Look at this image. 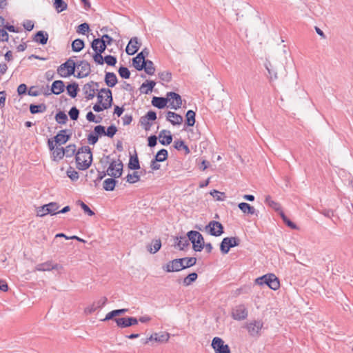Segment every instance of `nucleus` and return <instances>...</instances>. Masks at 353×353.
Listing matches in <instances>:
<instances>
[{
    "mask_svg": "<svg viewBox=\"0 0 353 353\" xmlns=\"http://www.w3.org/2000/svg\"><path fill=\"white\" fill-rule=\"evenodd\" d=\"M145 72L149 74L152 75L155 72V67L153 62L150 60L145 61V68H143Z\"/></svg>",
    "mask_w": 353,
    "mask_h": 353,
    "instance_id": "43",
    "label": "nucleus"
},
{
    "mask_svg": "<svg viewBox=\"0 0 353 353\" xmlns=\"http://www.w3.org/2000/svg\"><path fill=\"white\" fill-rule=\"evenodd\" d=\"M59 205L56 202H51L48 204L39 207L36 210L37 216L43 217L47 214L54 215L57 214Z\"/></svg>",
    "mask_w": 353,
    "mask_h": 353,
    "instance_id": "4",
    "label": "nucleus"
},
{
    "mask_svg": "<svg viewBox=\"0 0 353 353\" xmlns=\"http://www.w3.org/2000/svg\"><path fill=\"white\" fill-rule=\"evenodd\" d=\"M89 25L86 23H83L78 26L77 32L85 34L89 31Z\"/></svg>",
    "mask_w": 353,
    "mask_h": 353,
    "instance_id": "62",
    "label": "nucleus"
},
{
    "mask_svg": "<svg viewBox=\"0 0 353 353\" xmlns=\"http://www.w3.org/2000/svg\"><path fill=\"white\" fill-rule=\"evenodd\" d=\"M159 142L162 145H169L172 143V137L169 130H163L159 133Z\"/></svg>",
    "mask_w": 353,
    "mask_h": 353,
    "instance_id": "22",
    "label": "nucleus"
},
{
    "mask_svg": "<svg viewBox=\"0 0 353 353\" xmlns=\"http://www.w3.org/2000/svg\"><path fill=\"white\" fill-rule=\"evenodd\" d=\"M157 119V114L153 111H149L145 117L141 118V123L145 125V129L148 130L150 126L148 121H154Z\"/></svg>",
    "mask_w": 353,
    "mask_h": 353,
    "instance_id": "27",
    "label": "nucleus"
},
{
    "mask_svg": "<svg viewBox=\"0 0 353 353\" xmlns=\"http://www.w3.org/2000/svg\"><path fill=\"white\" fill-rule=\"evenodd\" d=\"M84 47V42L80 39H77L72 43V49L74 52H80Z\"/></svg>",
    "mask_w": 353,
    "mask_h": 353,
    "instance_id": "42",
    "label": "nucleus"
},
{
    "mask_svg": "<svg viewBox=\"0 0 353 353\" xmlns=\"http://www.w3.org/2000/svg\"><path fill=\"white\" fill-rule=\"evenodd\" d=\"M140 45L141 44L137 37L132 38L126 47V53L129 55H133L138 51Z\"/></svg>",
    "mask_w": 353,
    "mask_h": 353,
    "instance_id": "20",
    "label": "nucleus"
},
{
    "mask_svg": "<svg viewBox=\"0 0 353 353\" xmlns=\"http://www.w3.org/2000/svg\"><path fill=\"white\" fill-rule=\"evenodd\" d=\"M167 101L169 103V107L174 110H178L182 105V99L181 96L174 92L167 93Z\"/></svg>",
    "mask_w": 353,
    "mask_h": 353,
    "instance_id": "11",
    "label": "nucleus"
},
{
    "mask_svg": "<svg viewBox=\"0 0 353 353\" xmlns=\"http://www.w3.org/2000/svg\"><path fill=\"white\" fill-rule=\"evenodd\" d=\"M114 321L119 327L124 328L137 325L138 320L135 317H123L114 319Z\"/></svg>",
    "mask_w": 353,
    "mask_h": 353,
    "instance_id": "18",
    "label": "nucleus"
},
{
    "mask_svg": "<svg viewBox=\"0 0 353 353\" xmlns=\"http://www.w3.org/2000/svg\"><path fill=\"white\" fill-rule=\"evenodd\" d=\"M248 314V310L244 305H239L233 308L232 311V317L237 321L245 319Z\"/></svg>",
    "mask_w": 353,
    "mask_h": 353,
    "instance_id": "16",
    "label": "nucleus"
},
{
    "mask_svg": "<svg viewBox=\"0 0 353 353\" xmlns=\"http://www.w3.org/2000/svg\"><path fill=\"white\" fill-rule=\"evenodd\" d=\"M117 132V128H116V126L112 125L108 128L107 130L105 132V135L112 138L114 137Z\"/></svg>",
    "mask_w": 353,
    "mask_h": 353,
    "instance_id": "59",
    "label": "nucleus"
},
{
    "mask_svg": "<svg viewBox=\"0 0 353 353\" xmlns=\"http://www.w3.org/2000/svg\"><path fill=\"white\" fill-rule=\"evenodd\" d=\"M46 110V106L43 104L40 105H30V111L32 114H37L43 112Z\"/></svg>",
    "mask_w": 353,
    "mask_h": 353,
    "instance_id": "46",
    "label": "nucleus"
},
{
    "mask_svg": "<svg viewBox=\"0 0 353 353\" xmlns=\"http://www.w3.org/2000/svg\"><path fill=\"white\" fill-rule=\"evenodd\" d=\"M103 63H106L108 65L114 66L117 63V58L112 55L103 57Z\"/></svg>",
    "mask_w": 353,
    "mask_h": 353,
    "instance_id": "55",
    "label": "nucleus"
},
{
    "mask_svg": "<svg viewBox=\"0 0 353 353\" xmlns=\"http://www.w3.org/2000/svg\"><path fill=\"white\" fill-rule=\"evenodd\" d=\"M119 75L124 79H128L130 76V70L125 67H120L119 69Z\"/></svg>",
    "mask_w": 353,
    "mask_h": 353,
    "instance_id": "58",
    "label": "nucleus"
},
{
    "mask_svg": "<svg viewBox=\"0 0 353 353\" xmlns=\"http://www.w3.org/2000/svg\"><path fill=\"white\" fill-rule=\"evenodd\" d=\"M105 82L109 87H114L117 83V78L113 72H106L105 75Z\"/></svg>",
    "mask_w": 353,
    "mask_h": 353,
    "instance_id": "31",
    "label": "nucleus"
},
{
    "mask_svg": "<svg viewBox=\"0 0 353 353\" xmlns=\"http://www.w3.org/2000/svg\"><path fill=\"white\" fill-rule=\"evenodd\" d=\"M265 67L269 73L270 80H275L278 78L276 72L277 68L275 65H272L271 62L267 61L265 64Z\"/></svg>",
    "mask_w": 353,
    "mask_h": 353,
    "instance_id": "28",
    "label": "nucleus"
},
{
    "mask_svg": "<svg viewBox=\"0 0 353 353\" xmlns=\"http://www.w3.org/2000/svg\"><path fill=\"white\" fill-rule=\"evenodd\" d=\"M145 61L143 52H140L133 59L132 65L137 70H142L145 68Z\"/></svg>",
    "mask_w": 353,
    "mask_h": 353,
    "instance_id": "21",
    "label": "nucleus"
},
{
    "mask_svg": "<svg viewBox=\"0 0 353 353\" xmlns=\"http://www.w3.org/2000/svg\"><path fill=\"white\" fill-rule=\"evenodd\" d=\"M212 347L215 353H230V349L220 337H214L212 341Z\"/></svg>",
    "mask_w": 353,
    "mask_h": 353,
    "instance_id": "10",
    "label": "nucleus"
},
{
    "mask_svg": "<svg viewBox=\"0 0 353 353\" xmlns=\"http://www.w3.org/2000/svg\"><path fill=\"white\" fill-rule=\"evenodd\" d=\"M79 112L76 107H72L69 111V115L72 120H77L79 117Z\"/></svg>",
    "mask_w": 353,
    "mask_h": 353,
    "instance_id": "63",
    "label": "nucleus"
},
{
    "mask_svg": "<svg viewBox=\"0 0 353 353\" xmlns=\"http://www.w3.org/2000/svg\"><path fill=\"white\" fill-rule=\"evenodd\" d=\"M107 301H108L107 298L105 296H103V297H101L99 299L97 300L96 301H94V304H96L97 309H99V308L103 307L106 304Z\"/></svg>",
    "mask_w": 353,
    "mask_h": 353,
    "instance_id": "64",
    "label": "nucleus"
},
{
    "mask_svg": "<svg viewBox=\"0 0 353 353\" xmlns=\"http://www.w3.org/2000/svg\"><path fill=\"white\" fill-rule=\"evenodd\" d=\"M186 124L188 126H193L195 123V112L193 110H188L185 115Z\"/></svg>",
    "mask_w": 353,
    "mask_h": 353,
    "instance_id": "41",
    "label": "nucleus"
},
{
    "mask_svg": "<svg viewBox=\"0 0 353 353\" xmlns=\"http://www.w3.org/2000/svg\"><path fill=\"white\" fill-rule=\"evenodd\" d=\"M239 240L236 237H225L224 238L220 245L221 252L225 254H228L231 248L239 245Z\"/></svg>",
    "mask_w": 353,
    "mask_h": 353,
    "instance_id": "9",
    "label": "nucleus"
},
{
    "mask_svg": "<svg viewBox=\"0 0 353 353\" xmlns=\"http://www.w3.org/2000/svg\"><path fill=\"white\" fill-rule=\"evenodd\" d=\"M67 176L72 180V181H77L79 176V173L72 168L70 167L69 169L66 172Z\"/></svg>",
    "mask_w": 353,
    "mask_h": 353,
    "instance_id": "53",
    "label": "nucleus"
},
{
    "mask_svg": "<svg viewBox=\"0 0 353 353\" xmlns=\"http://www.w3.org/2000/svg\"><path fill=\"white\" fill-rule=\"evenodd\" d=\"M265 203L277 212L279 215L281 214V212H283L281 205L278 202L274 201L270 195L265 196Z\"/></svg>",
    "mask_w": 353,
    "mask_h": 353,
    "instance_id": "24",
    "label": "nucleus"
},
{
    "mask_svg": "<svg viewBox=\"0 0 353 353\" xmlns=\"http://www.w3.org/2000/svg\"><path fill=\"white\" fill-rule=\"evenodd\" d=\"M116 185L115 179L112 178L106 179L103 183V188L106 191H112Z\"/></svg>",
    "mask_w": 353,
    "mask_h": 353,
    "instance_id": "37",
    "label": "nucleus"
},
{
    "mask_svg": "<svg viewBox=\"0 0 353 353\" xmlns=\"http://www.w3.org/2000/svg\"><path fill=\"white\" fill-rule=\"evenodd\" d=\"M53 270L52 262L49 261L43 263H39L35 266L36 271H50Z\"/></svg>",
    "mask_w": 353,
    "mask_h": 353,
    "instance_id": "34",
    "label": "nucleus"
},
{
    "mask_svg": "<svg viewBox=\"0 0 353 353\" xmlns=\"http://www.w3.org/2000/svg\"><path fill=\"white\" fill-rule=\"evenodd\" d=\"M161 247V241L159 239H156L152 241V245L148 248V251L150 253H156L157 252Z\"/></svg>",
    "mask_w": 353,
    "mask_h": 353,
    "instance_id": "44",
    "label": "nucleus"
},
{
    "mask_svg": "<svg viewBox=\"0 0 353 353\" xmlns=\"http://www.w3.org/2000/svg\"><path fill=\"white\" fill-rule=\"evenodd\" d=\"M281 217L282 218L283 221H284V223L290 228L292 229H294V230H296L298 229V227L296 226V225L295 223H294L293 222H292L285 215V214L283 213V212H281V214H280Z\"/></svg>",
    "mask_w": 353,
    "mask_h": 353,
    "instance_id": "52",
    "label": "nucleus"
},
{
    "mask_svg": "<svg viewBox=\"0 0 353 353\" xmlns=\"http://www.w3.org/2000/svg\"><path fill=\"white\" fill-rule=\"evenodd\" d=\"M190 241L192 243L193 249L196 252H200L204 247V241L203 236L197 231H190L187 234Z\"/></svg>",
    "mask_w": 353,
    "mask_h": 353,
    "instance_id": "5",
    "label": "nucleus"
},
{
    "mask_svg": "<svg viewBox=\"0 0 353 353\" xmlns=\"http://www.w3.org/2000/svg\"><path fill=\"white\" fill-rule=\"evenodd\" d=\"M263 327V323L261 320L251 321L246 325L248 333L252 336L260 335Z\"/></svg>",
    "mask_w": 353,
    "mask_h": 353,
    "instance_id": "13",
    "label": "nucleus"
},
{
    "mask_svg": "<svg viewBox=\"0 0 353 353\" xmlns=\"http://www.w3.org/2000/svg\"><path fill=\"white\" fill-rule=\"evenodd\" d=\"M91 47L94 53L92 54L94 61L99 65L103 64L102 53L105 51L106 47L103 39L99 38L94 39L92 43Z\"/></svg>",
    "mask_w": 353,
    "mask_h": 353,
    "instance_id": "2",
    "label": "nucleus"
},
{
    "mask_svg": "<svg viewBox=\"0 0 353 353\" xmlns=\"http://www.w3.org/2000/svg\"><path fill=\"white\" fill-rule=\"evenodd\" d=\"M168 158V151L165 149L160 150L155 156L156 161L163 162Z\"/></svg>",
    "mask_w": 353,
    "mask_h": 353,
    "instance_id": "47",
    "label": "nucleus"
},
{
    "mask_svg": "<svg viewBox=\"0 0 353 353\" xmlns=\"http://www.w3.org/2000/svg\"><path fill=\"white\" fill-rule=\"evenodd\" d=\"M92 162V154L88 146H83L79 149L76 154L77 168L79 170L88 169Z\"/></svg>",
    "mask_w": 353,
    "mask_h": 353,
    "instance_id": "1",
    "label": "nucleus"
},
{
    "mask_svg": "<svg viewBox=\"0 0 353 353\" xmlns=\"http://www.w3.org/2000/svg\"><path fill=\"white\" fill-rule=\"evenodd\" d=\"M128 168L131 170H138L140 168L138 157H130V161L128 163Z\"/></svg>",
    "mask_w": 353,
    "mask_h": 353,
    "instance_id": "45",
    "label": "nucleus"
},
{
    "mask_svg": "<svg viewBox=\"0 0 353 353\" xmlns=\"http://www.w3.org/2000/svg\"><path fill=\"white\" fill-rule=\"evenodd\" d=\"M197 274L195 272L189 274L184 279L183 284L185 286L190 285L192 282L195 281L197 279Z\"/></svg>",
    "mask_w": 353,
    "mask_h": 353,
    "instance_id": "49",
    "label": "nucleus"
},
{
    "mask_svg": "<svg viewBox=\"0 0 353 353\" xmlns=\"http://www.w3.org/2000/svg\"><path fill=\"white\" fill-rule=\"evenodd\" d=\"M79 203L85 213L89 216H93L94 212L83 201H79Z\"/></svg>",
    "mask_w": 353,
    "mask_h": 353,
    "instance_id": "60",
    "label": "nucleus"
},
{
    "mask_svg": "<svg viewBox=\"0 0 353 353\" xmlns=\"http://www.w3.org/2000/svg\"><path fill=\"white\" fill-rule=\"evenodd\" d=\"M170 335L167 332H154L150 336L146 341H145V344L149 343V341H154L157 343H167L170 339Z\"/></svg>",
    "mask_w": 353,
    "mask_h": 353,
    "instance_id": "14",
    "label": "nucleus"
},
{
    "mask_svg": "<svg viewBox=\"0 0 353 353\" xmlns=\"http://www.w3.org/2000/svg\"><path fill=\"white\" fill-rule=\"evenodd\" d=\"M48 39V34L47 32L43 31H39L35 35L33 40L41 45H45L47 43Z\"/></svg>",
    "mask_w": 353,
    "mask_h": 353,
    "instance_id": "26",
    "label": "nucleus"
},
{
    "mask_svg": "<svg viewBox=\"0 0 353 353\" xmlns=\"http://www.w3.org/2000/svg\"><path fill=\"white\" fill-rule=\"evenodd\" d=\"M54 142L55 144H58L59 145L65 143L68 139L69 136L66 134L65 130H61L55 137H54Z\"/></svg>",
    "mask_w": 353,
    "mask_h": 353,
    "instance_id": "25",
    "label": "nucleus"
},
{
    "mask_svg": "<svg viewBox=\"0 0 353 353\" xmlns=\"http://www.w3.org/2000/svg\"><path fill=\"white\" fill-rule=\"evenodd\" d=\"M205 231L212 236H219L223 233V227L219 221H211L205 227Z\"/></svg>",
    "mask_w": 353,
    "mask_h": 353,
    "instance_id": "8",
    "label": "nucleus"
},
{
    "mask_svg": "<svg viewBox=\"0 0 353 353\" xmlns=\"http://www.w3.org/2000/svg\"><path fill=\"white\" fill-rule=\"evenodd\" d=\"M55 119L59 123H65L68 120V117L63 112H59L56 114Z\"/></svg>",
    "mask_w": 353,
    "mask_h": 353,
    "instance_id": "57",
    "label": "nucleus"
},
{
    "mask_svg": "<svg viewBox=\"0 0 353 353\" xmlns=\"http://www.w3.org/2000/svg\"><path fill=\"white\" fill-rule=\"evenodd\" d=\"M123 171V163L121 160H114L112 161L108 168L107 169L108 175L114 177L119 178L121 176Z\"/></svg>",
    "mask_w": 353,
    "mask_h": 353,
    "instance_id": "7",
    "label": "nucleus"
},
{
    "mask_svg": "<svg viewBox=\"0 0 353 353\" xmlns=\"http://www.w3.org/2000/svg\"><path fill=\"white\" fill-rule=\"evenodd\" d=\"M75 69V62L74 60L69 59L58 68L57 72L62 77H68L74 74Z\"/></svg>",
    "mask_w": 353,
    "mask_h": 353,
    "instance_id": "6",
    "label": "nucleus"
},
{
    "mask_svg": "<svg viewBox=\"0 0 353 353\" xmlns=\"http://www.w3.org/2000/svg\"><path fill=\"white\" fill-rule=\"evenodd\" d=\"M181 261L180 259L172 260L163 265L162 269L166 272H179L183 270L184 266L182 265Z\"/></svg>",
    "mask_w": 353,
    "mask_h": 353,
    "instance_id": "15",
    "label": "nucleus"
},
{
    "mask_svg": "<svg viewBox=\"0 0 353 353\" xmlns=\"http://www.w3.org/2000/svg\"><path fill=\"white\" fill-rule=\"evenodd\" d=\"M64 83L62 81L57 80L52 83L51 90L54 94H59L64 90Z\"/></svg>",
    "mask_w": 353,
    "mask_h": 353,
    "instance_id": "30",
    "label": "nucleus"
},
{
    "mask_svg": "<svg viewBox=\"0 0 353 353\" xmlns=\"http://www.w3.org/2000/svg\"><path fill=\"white\" fill-rule=\"evenodd\" d=\"M63 150L65 155L67 157H70L74 155L76 152V145L74 144L68 145L65 148H63Z\"/></svg>",
    "mask_w": 353,
    "mask_h": 353,
    "instance_id": "50",
    "label": "nucleus"
},
{
    "mask_svg": "<svg viewBox=\"0 0 353 353\" xmlns=\"http://www.w3.org/2000/svg\"><path fill=\"white\" fill-rule=\"evenodd\" d=\"M76 68L77 74L76 77L77 78H83L90 73L91 69L90 63L85 61H81L76 64Z\"/></svg>",
    "mask_w": 353,
    "mask_h": 353,
    "instance_id": "17",
    "label": "nucleus"
},
{
    "mask_svg": "<svg viewBox=\"0 0 353 353\" xmlns=\"http://www.w3.org/2000/svg\"><path fill=\"white\" fill-rule=\"evenodd\" d=\"M67 92L68 94L72 97L74 98L77 94V91L79 90V85L76 83H73L71 84H69L67 87Z\"/></svg>",
    "mask_w": 353,
    "mask_h": 353,
    "instance_id": "38",
    "label": "nucleus"
},
{
    "mask_svg": "<svg viewBox=\"0 0 353 353\" xmlns=\"http://www.w3.org/2000/svg\"><path fill=\"white\" fill-rule=\"evenodd\" d=\"M255 283L259 285L265 284L273 290H277L280 287V282L274 274H268L256 279Z\"/></svg>",
    "mask_w": 353,
    "mask_h": 353,
    "instance_id": "3",
    "label": "nucleus"
},
{
    "mask_svg": "<svg viewBox=\"0 0 353 353\" xmlns=\"http://www.w3.org/2000/svg\"><path fill=\"white\" fill-rule=\"evenodd\" d=\"M174 147L177 150H181V149L184 150L185 152V154L190 153L189 148L188 147V145H186L185 144L184 141H176L174 143Z\"/></svg>",
    "mask_w": 353,
    "mask_h": 353,
    "instance_id": "54",
    "label": "nucleus"
},
{
    "mask_svg": "<svg viewBox=\"0 0 353 353\" xmlns=\"http://www.w3.org/2000/svg\"><path fill=\"white\" fill-rule=\"evenodd\" d=\"M159 77L162 81L170 82L172 79V74L168 71L161 72L159 73Z\"/></svg>",
    "mask_w": 353,
    "mask_h": 353,
    "instance_id": "56",
    "label": "nucleus"
},
{
    "mask_svg": "<svg viewBox=\"0 0 353 353\" xmlns=\"http://www.w3.org/2000/svg\"><path fill=\"white\" fill-rule=\"evenodd\" d=\"M98 83L90 81L85 84L83 87V92L87 100L92 99L95 96V92L99 90Z\"/></svg>",
    "mask_w": 353,
    "mask_h": 353,
    "instance_id": "12",
    "label": "nucleus"
},
{
    "mask_svg": "<svg viewBox=\"0 0 353 353\" xmlns=\"http://www.w3.org/2000/svg\"><path fill=\"white\" fill-rule=\"evenodd\" d=\"M238 207L245 214H254L256 212L255 208L247 203H240Z\"/></svg>",
    "mask_w": 353,
    "mask_h": 353,
    "instance_id": "33",
    "label": "nucleus"
},
{
    "mask_svg": "<svg viewBox=\"0 0 353 353\" xmlns=\"http://www.w3.org/2000/svg\"><path fill=\"white\" fill-rule=\"evenodd\" d=\"M189 238L185 236H181L179 238H176V246L179 250H183L185 247L189 245Z\"/></svg>",
    "mask_w": 353,
    "mask_h": 353,
    "instance_id": "39",
    "label": "nucleus"
},
{
    "mask_svg": "<svg viewBox=\"0 0 353 353\" xmlns=\"http://www.w3.org/2000/svg\"><path fill=\"white\" fill-rule=\"evenodd\" d=\"M54 1V8L57 10V12H61L65 10L68 8L67 3L63 0H53Z\"/></svg>",
    "mask_w": 353,
    "mask_h": 353,
    "instance_id": "36",
    "label": "nucleus"
},
{
    "mask_svg": "<svg viewBox=\"0 0 353 353\" xmlns=\"http://www.w3.org/2000/svg\"><path fill=\"white\" fill-rule=\"evenodd\" d=\"M140 180V176L138 174V172H134L132 174H128L126 176L127 182L130 183H134L138 182Z\"/></svg>",
    "mask_w": 353,
    "mask_h": 353,
    "instance_id": "48",
    "label": "nucleus"
},
{
    "mask_svg": "<svg viewBox=\"0 0 353 353\" xmlns=\"http://www.w3.org/2000/svg\"><path fill=\"white\" fill-rule=\"evenodd\" d=\"M110 107V103L108 102L99 103L93 106V110L95 112H101L103 110L108 109Z\"/></svg>",
    "mask_w": 353,
    "mask_h": 353,
    "instance_id": "51",
    "label": "nucleus"
},
{
    "mask_svg": "<svg viewBox=\"0 0 353 353\" xmlns=\"http://www.w3.org/2000/svg\"><path fill=\"white\" fill-rule=\"evenodd\" d=\"M166 118L173 125H180L183 120L182 116L170 111L167 113Z\"/></svg>",
    "mask_w": 353,
    "mask_h": 353,
    "instance_id": "23",
    "label": "nucleus"
},
{
    "mask_svg": "<svg viewBox=\"0 0 353 353\" xmlns=\"http://www.w3.org/2000/svg\"><path fill=\"white\" fill-rule=\"evenodd\" d=\"M65 156L63 148L57 147L52 152V158L53 161H59Z\"/></svg>",
    "mask_w": 353,
    "mask_h": 353,
    "instance_id": "35",
    "label": "nucleus"
},
{
    "mask_svg": "<svg viewBox=\"0 0 353 353\" xmlns=\"http://www.w3.org/2000/svg\"><path fill=\"white\" fill-rule=\"evenodd\" d=\"M99 103L108 102L110 104L112 101V92L109 89H101L97 95Z\"/></svg>",
    "mask_w": 353,
    "mask_h": 353,
    "instance_id": "19",
    "label": "nucleus"
},
{
    "mask_svg": "<svg viewBox=\"0 0 353 353\" xmlns=\"http://www.w3.org/2000/svg\"><path fill=\"white\" fill-rule=\"evenodd\" d=\"M210 194L216 199L217 201H223L224 200V193L221 192L219 191L214 190L210 192Z\"/></svg>",
    "mask_w": 353,
    "mask_h": 353,
    "instance_id": "61",
    "label": "nucleus"
},
{
    "mask_svg": "<svg viewBox=\"0 0 353 353\" xmlns=\"http://www.w3.org/2000/svg\"><path fill=\"white\" fill-rule=\"evenodd\" d=\"M156 83L154 81H146L141 85L140 91L141 93L148 94L152 91Z\"/></svg>",
    "mask_w": 353,
    "mask_h": 353,
    "instance_id": "29",
    "label": "nucleus"
},
{
    "mask_svg": "<svg viewBox=\"0 0 353 353\" xmlns=\"http://www.w3.org/2000/svg\"><path fill=\"white\" fill-rule=\"evenodd\" d=\"M181 261L182 265L184 266V269L190 268L196 264V259L195 257H185L180 259Z\"/></svg>",
    "mask_w": 353,
    "mask_h": 353,
    "instance_id": "40",
    "label": "nucleus"
},
{
    "mask_svg": "<svg viewBox=\"0 0 353 353\" xmlns=\"http://www.w3.org/2000/svg\"><path fill=\"white\" fill-rule=\"evenodd\" d=\"M167 103V97L165 98L154 97L152 100V104L159 109L164 108Z\"/></svg>",
    "mask_w": 353,
    "mask_h": 353,
    "instance_id": "32",
    "label": "nucleus"
}]
</instances>
